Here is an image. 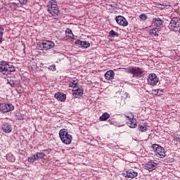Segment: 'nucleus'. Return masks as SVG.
Returning <instances> with one entry per match:
<instances>
[{
    "mask_svg": "<svg viewBox=\"0 0 180 180\" xmlns=\"http://www.w3.org/2000/svg\"><path fill=\"white\" fill-rule=\"evenodd\" d=\"M149 34L152 36V37H157L158 34H160V29L153 28L149 31Z\"/></svg>",
    "mask_w": 180,
    "mask_h": 180,
    "instance_id": "nucleus-18",
    "label": "nucleus"
},
{
    "mask_svg": "<svg viewBox=\"0 0 180 180\" xmlns=\"http://www.w3.org/2000/svg\"><path fill=\"white\" fill-rule=\"evenodd\" d=\"M73 95L75 98H81L84 95V90L81 86H77L75 89L72 90Z\"/></svg>",
    "mask_w": 180,
    "mask_h": 180,
    "instance_id": "nucleus-13",
    "label": "nucleus"
},
{
    "mask_svg": "<svg viewBox=\"0 0 180 180\" xmlns=\"http://www.w3.org/2000/svg\"><path fill=\"white\" fill-rule=\"evenodd\" d=\"M13 161H15V158H13Z\"/></svg>",
    "mask_w": 180,
    "mask_h": 180,
    "instance_id": "nucleus-34",
    "label": "nucleus"
},
{
    "mask_svg": "<svg viewBox=\"0 0 180 180\" xmlns=\"http://www.w3.org/2000/svg\"><path fill=\"white\" fill-rule=\"evenodd\" d=\"M55 98L60 102H65V99H67V95H65L64 93L58 92L55 94Z\"/></svg>",
    "mask_w": 180,
    "mask_h": 180,
    "instance_id": "nucleus-15",
    "label": "nucleus"
},
{
    "mask_svg": "<svg viewBox=\"0 0 180 180\" xmlns=\"http://www.w3.org/2000/svg\"><path fill=\"white\" fill-rule=\"evenodd\" d=\"M65 34L68 39H74V34L72 33V30H71V29L67 28L65 30Z\"/></svg>",
    "mask_w": 180,
    "mask_h": 180,
    "instance_id": "nucleus-21",
    "label": "nucleus"
},
{
    "mask_svg": "<svg viewBox=\"0 0 180 180\" xmlns=\"http://www.w3.org/2000/svg\"><path fill=\"white\" fill-rule=\"evenodd\" d=\"M48 70H49V71H56L57 69L56 68V65H52L48 68Z\"/></svg>",
    "mask_w": 180,
    "mask_h": 180,
    "instance_id": "nucleus-32",
    "label": "nucleus"
},
{
    "mask_svg": "<svg viewBox=\"0 0 180 180\" xmlns=\"http://www.w3.org/2000/svg\"><path fill=\"white\" fill-rule=\"evenodd\" d=\"M138 129L139 130V131H147V126L146 124H141L138 126Z\"/></svg>",
    "mask_w": 180,
    "mask_h": 180,
    "instance_id": "nucleus-24",
    "label": "nucleus"
},
{
    "mask_svg": "<svg viewBox=\"0 0 180 180\" xmlns=\"http://www.w3.org/2000/svg\"><path fill=\"white\" fill-rule=\"evenodd\" d=\"M28 162H34L35 161H37V158H36V155H34L32 156H30L27 159Z\"/></svg>",
    "mask_w": 180,
    "mask_h": 180,
    "instance_id": "nucleus-26",
    "label": "nucleus"
},
{
    "mask_svg": "<svg viewBox=\"0 0 180 180\" xmlns=\"http://www.w3.org/2000/svg\"><path fill=\"white\" fill-rule=\"evenodd\" d=\"M2 36H4V27L0 25V44L2 43Z\"/></svg>",
    "mask_w": 180,
    "mask_h": 180,
    "instance_id": "nucleus-30",
    "label": "nucleus"
},
{
    "mask_svg": "<svg viewBox=\"0 0 180 180\" xmlns=\"http://www.w3.org/2000/svg\"><path fill=\"white\" fill-rule=\"evenodd\" d=\"M168 27L171 32L180 33V18L178 17H173L170 20Z\"/></svg>",
    "mask_w": 180,
    "mask_h": 180,
    "instance_id": "nucleus-2",
    "label": "nucleus"
},
{
    "mask_svg": "<svg viewBox=\"0 0 180 180\" xmlns=\"http://www.w3.org/2000/svg\"><path fill=\"white\" fill-rule=\"evenodd\" d=\"M59 137L63 144H71L72 141V135L70 134V133H68V130L66 129H62L60 130Z\"/></svg>",
    "mask_w": 180,
    "mask_h": 180,
    "instance_id": "nucleus-1",
    "label": "nucleus"
},
{
    "mask_svg": "<svg viewBox=\"0 0 180 180\" xmlns=\"http://www.w3.org/2000/svg\"><path fill=\"white\" fill-rule=\"evenodd\" d=\"M155 168H157V164H155V162L152 161L148 162V163H146L144 165V169L149 171V172H151V171H154Z\"/></svg>",
    "mask_w": 180,
    "mask_h": 180,
    "instance_id": "nucleus-12",
    "label": "nucleus"
},
{
    "mask_svg": "<svg viewBox=\"0 0 180 180\" xmlns=\"http://www.w3.org/2000/svg\"><path fill=\"white\" fill-rule=\"evenodd\" d=\"M153 22L154 26H156V27H161V26L162 25V20L160 18H154Z\"/></svg>",
    "mask_w": 180,
    "mask_h": 180,
    "instance_id": "nucleus-19",
    "label": "nucleus"
},
{
    "mask_svg": "<svg viewBox=\"0 0 180 180\" xmlns=\"http://www.w3.org/2000/svg\"><path fill=\"white\" fill-rule=\"evenodd\" d=\"M1 129L4 133H11V131H12V125L8 122H4L1 125Z\"/></svg>",
    "mask_w": 180,
    "mask_h": 180,
    "instance_id": "nucleus-14",
    "label": "nucleus"
},
{
    "mask_svg": "<svg viewBox=\"0 0 180 180\" xmlns=\"http://www.w3.org/2000/svg\"><path fill=\"white\" fill-rule=\"evenodd\" d=\"M148 84L151 86H156V85H160V79H158L155 73H150L148 76Z\"/></svg>",
    "mask_w": 180,
    "mask_h": 180,
    "instance_id": "nucleus-6",
    "label": "nucleus"
},
{
    "mask_svg": "<svg viewBox=\"0 0 180 180\" xmlns=\"http://www.w3.org/2000/svg\"><path fill=\"white\" fill-rule=\"evenodd\" d=\"M75 44L77 46H79L80 47H84V49H88V47L91 46V44L87 41H76Z\"/></svg>",
    "mask_w": 180,
    "mask_h": 180,
    "instance_id": "nucleus-16",
    "label": "nucleus"
},
{
    "mask_svg": "<svg viewBox=\"0 0 180 180\" xmlns=\"http://www.w3.org/2000/svg\"><path fill=\"white\" fill-rule=\"evenodd\" d=\"M78 79H73V80H70L69 82V86L70 88H74V89L78 88Z\"/></svg>",
    "mask_w": 180,
    "mask_h": 180,
    "instance_id": "nucleus-20",
    "label": "nucleus"
},
{
    "mask_svg": "<svg viewBox=\"0 0 180 180\" xmlns=\"http://www.w3.org/2000/svg\"><path fill=\"white\" fill-rule=\"evenodd\" d=\"M35 157L37 160H40L44 157V153H42V152L37 153H36Z\"/></svg>",
    "mask_w": 180,
    "mask_h": 180,
    "instance_id": "nucleus-27",
    "label": "nucleus"
},
{
    "mask_svg": "<svg viewBox=\"0 0 180 180\" xmlns=\"http://www.w3.org/2000/svg\"><path fill=\"white\" fill-rule=\"evenodd\" d=\"M115 21L117 22L119 26H122V27H126V26H129V22L122 15H117L115 17Z\"/></svg>",
    "mask_w": 180,
    "mask_h": 180,
    "instance_id": "nucleus-9",
    "label": "nucleus"
},
{
    "mask_svg": "<svg viewBox=\"0 0 180 180\" xmlns=\"http://www.w3.org/2000/svg\"><path fill=\"white\" fill-rule=\"evenodd\" d=\"M55 44L54 42H53V41H49L46 40V50H49L50 49H53V47H54Z\"/></svg>",
    "mask_w": 180,
    "mask_h": 180,
    "instance_id": "nucleus-22",
    "label": "nucleus"
},
{
    "mask_svg": "<svg viewBox=\"0 0 180 180\" xmlns=\"http://www.w3.org/2000/svg\"><path fill=\"white\" fill-rule=\"evenodd\" d=\"M153 148L155 151V155L159 157V158H164L165 157V149L158 144H153Z\"/></svg>",
    "mask_w": 180,
    "mask_h": 180,
    "instance_id": "nucleus-7",
    "label": "nucleus"
},
{
    "mask_svg": "<svg viewBox=\"0 0 180 180\" xmlns=\"http://www.w3.org/2000/svg\"><path fill=\"white\" fill-rule=\"evenodd\" d=\"M15 71H16V69L14 68V66L8 64L7 72H15Z\"/></svg>",
    "mask_w": 180,
    "mask_h": 180,
    "instance_id": "nucleus-28",
    "label": "nucleus"
},
{
    "mask_svg": "<svg viewBox=\"0 0 180 180\" xmlns=\"http://www.w3.org/2000/svg\"><path fill=\"white\" fill-rule=\"evenodd\" d=\"M139 20L141 21L147 20V19H148V16L145 13L139 15Z\"/></svg>",
    "mask_w": 180,
    "mask_h": 180,
    "instance_id": "nucleus-25",
    "label": "nucleus"
},
{
    "mask_svg": "<svg viewBox=\"0 0 180 180\" xmlns=\"http://www.w3.org/2000/svg\"><path fill=\"white\" fill-rule=\"evenodd\" d=\"M47 8L48 12H49L52 16H58V15H60V10L55 1H49Z\"/></svg>",
    "mask_w": 180,
    "mask_h": 180,
    "instance_id": "nucleus-5",
    "label": "nucleus"
},
{
    "mask_svg": "<svg viewBox=\"0 0 180 180\" xmlns=\"http://www.w3.org/2000/svg\"><path fill=\"white\" fill-rule=\"evenodd\" d=\"M12 110H15V106L12 103H0V112L8 113V112H12Z\"/></svg>",
    "mask_w": 180,
    "mask_h": 180,
    "instance_id": "nucleus-8",
    "label": "nucleus"
},
{
    "mask_svg": "<svg viewBox=\"0 0 180 180\" xmlns=\"http://www.w3.org/2000/svg\"><path fill=\"white\" fill-rule=\"evenodd\" d=\"M109 117H110V115L108 112H105L100 117V120L101 122H106Z\"/></svg>",
    "mask_w": 180,
    "mask_h": 180,
    "instance_id": "nucleus-23",
    "label": "nucleus"
},
{
    "mask_svg": "<svg viewBox=\"0 0 180 180\" xmlns=\"http://www.w3.org/2000/svg\"><path fill=\"white\" fill-rule=\"evenodd\" d=\"M8 68H9V63L8 62L4 60L0 62V72L1 74L5 75L8 72Z\"/></svg>",
    "mask_w": 180,
    "mask_h": 180,
    "instance_id": "nucleus-11",
    "label": "nucleus"
},
{
    "mask_svg": "<svg viewBox=\"0 0 180 180\" xmlns=\"http://www.w3.org/2000/svg\"><path fill=\"white\" fill-rule=\"evenodd\" d=\"M46 43L44 42H41L37 46L38 50H43L45 48Z\"/></svg>",
    "mask_w": 180,
    "mask_h": 180,
    "instance_id": "nucleus-31",
    "label": "nucleus"
},
{
    "mask_svg": "<svg viewBox=\"0 0 180 180\" xmlns=\"http://www.w3.org/2000/svg\"><path fill=\"white\" fill-rule=\"evenodd\" d=\"M18 2H20L21 5H26V4H27V0H18Z\"/></svg>",
    "mask_w": 180,
    "mask_h": 180,
    "instance_id": "nucleus-33",
    "label": "nucleus"
},
{
    "mask_svg": "<svg viewBox=\"0 0 180 180\" xmlns=\"http://www.w3.org/2000/svg\"><path fill=\"white\" fill-rule=\"evenodd\" d=\"M125 72L131 74L133 77H143L144 70H143V68L139 67H129L125 68Z\"/></svg>",
    "mask_w": 180,
    "mask_h": 180,
    "instance_id": "nucleus-3",
    "label": "nucleus"
},
{
    "mask_svg": "<svg viewBox=\"0 0 180 180\" xmlns=\"http://www.w3.org/2000/svg\"><path fill=\"white\" fill-rule=\"evenodd\" d=\"M126 117V122L127 126L131 129H135L137 127V121L134 119V115L131 112H127L124 115Z\"/></svg>",
    "mask_w": 180,
    "mask_h": 180,
    "instance_id": "nucleus-4",
    "label": "nucleus"
},
{
    "mask_svg": "<svg viewBox=\"0 0 180 180\" xmlns=\"http://www.w3.org/2000/svg\"><path fill=\"white\" fill-rule=\"evenodd\" d=\"M109 34L111 36V37H115V36L116 37H119V33L115 32V30L110 31Z\"/></svg>",
    "mask_w": 180,
    "mask_h": 180,
    "instance_id": "nucleus-29",
    "label": "nucleus"
},
{
    "mask_svg": "<svg viewBox=\"0 0 180 180\" xmlns=\"http://www.w3.org/2000/svg\"><path fill=\"white\" fill-rule=\"evenodd\" d=\"M105 78L108 81H112L115 78V72L113 70H108L105 74Z\"/></svg>",
    "mask_w": 180,
    "mask_h": 180,
    "instance_id": "nucleus-17",
    "label": "nucleus"
},
{
    "mask_svg": "<svg viewBox=\"0 0 180 180\" xmlns=\"http://www.w3.org/2000/svg\"><path fill=\"white\" fill-rule=\"evenodd\" d=\"M122 175L123 176H125V178H130L131 179H133L134 178H136L137 175H139V173L133 169H129L124 172Z\"/></svg>",
    "mask_w": 180,
    "mask_h": 180,
    "instance_id": "nucleus-10",
    "label": "nucleus"
}]
</instances>
